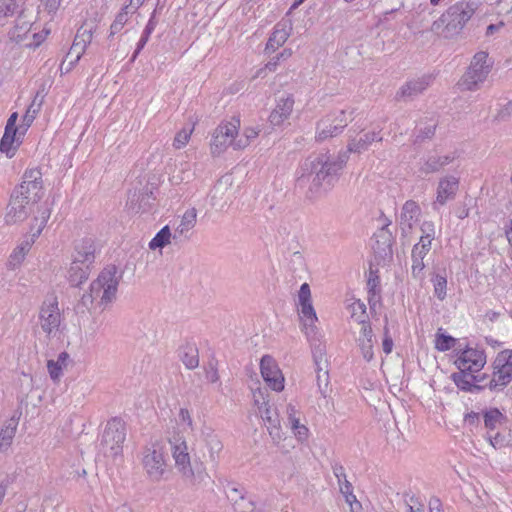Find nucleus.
<instances>
[{"mask_svg": "<svg viewBox=\"0 0 512 512\" xmlns=\"http://www.w3.org/2000/svg\"><path fill=\"white\" fill-rule=\"evenodd\" d=\"M346 162V154L336 157L326 154L310 156L297 172L296 185L309 197H315L330 186L331 178L339 174Z\"/></svg>", "mask_w": 512, "mask_h": 512, "instance_id": "obj_1", "label": "nucleus"}, {"mask_svg": "<svg viewBox=\"0 0 512 512\" xmlns=\"http://www.w3.org/2000/svg\"><path fill=\"white\" fill-rule=\"evenodd\" d=\"M50 214L51 211L47 207L39 208L38 215H34L30 223L29 234L23 236L9 255L6 263L8 270L14 271L23 264L36 239L45 228Z\"/></svg>", "mask_w": 512, "mask_h": 512, "instance_id": "obj_2", "label": "nucleus"}, {"mask_svg": "<svg viewBox=\"0 0 512 512\" xmlns=\"http://www.w3.org/2000/svg\"><path fill=\"white\" fill-rule=\"evenodd\" d=\"M118 279L113 267L104 269L90 285L89 293L83 296L85 305L104 307L111 303L116 296Z\"/></svg>", "mask_w": 512, "mask_h": 512, "instance_id": "obj_3", "label": "nucleus"}, {"mask_svg": "<svg viewBox=\"0 0 512 512\" xmlns=\"http://www.w3.org/2000/svg\"><path fill=\"white\" fill-rule=\"evenodd\" d=\"M141 465L150 480H163L169 473L165 444L160 440L147 444L141 453Z\"/></svg>", "mask_w": 512, "mask_h": 512, "instance_id": "obj_4", "label": "nucleus"}, {"mask_svg": "<svg viewBox=\"0 0 512 512\" xmlns=\"http://www.w3.org/2000/svg\"><path fill=\"white\" fill-rule=\"evenodd\" d=\"M493 62L488 53L484 51L477 52L468 66L465 73L457 82L460 91H476L485 82L491 72Z\"/></svg>", "mask_w": 512, "mask_h": 512, "instance_id": "obj_5", "label": "nucleus"}, {"mask_svg": "<svg viewBox=\"0 0 512 512\" xmlns=\"http://www.w3.org/2000/svg\"><path fill=\"white\" fill-rule=\"evenodd\" d=\"M13 193L28 200V202L30 201V204H35L37 211L35 215H38L41 207H47L50 210L48 204L41 202L44 196V187L42 173L38 168L27 169L24 172L21 184Z\"/></svg>", "mask_w": 512, "mask_h": 512, "instance_id": "obj_6", "label": "nucleus"}, {"mask_svg": "<svg viewBox=\"0 0 512 512\" xmlns=\"http://www.w3.org/2000/svg\"><path fill=\"white\" fill-rule=\"evenodd\" d=\"M352 120V112L345 109H336L325 115L316 127L315 138L322 142L342 133L343 129Z\"/></svg>", "mask_w": 512, "mask_h": 512, "instance_id": "obj_7", "label": "nucleus"}, {"mask_svg": "<svg viewBox=\"0 0 512 512\" xmlns=\"http://www.w3.org/2000/svg\"><path fill=\"white\" fill-rule=\"evenodd\" d=\"M125 438L126 429L124 423L116 418L108 421L101 441L103 453L109 457L119 455L122 452Z\"/></svg>", "mask_w": 512, "mask_h": 512, "instance_id": "obj_8", "label": "nucleus"}, {"mask_svg": "<svg viewBox=\"0 0 512 512\" xmlns=\"http://www.w3.org/2000/svg\"><path fill=\"white\" fill-rule=\"evenodd\" d=\"M239 121L221 123L213 132L211 140V152L214 155H220L228 147L235 149V143L238 136Z\"/></svg>", "mask_w": 512, "mask_h": 512, "instance_id": "obj_9", "label": "nucleus"}, {"mask_svg": "<svg viewBox=\"0 0 512 512\" xmlns=\"http://www.w3.org/2000/svg\"><path fill=\"white\" fill-rule=\"evenodd\" d=\"M494 371L489 388L491 390L503 388L512 381V350L499 352L493 363Z\"/></svg>", "mask_w": 512, "mask_h": 512, "instance_id": "obj_10", "label": "nucleus"}, {"mask_svg": "<svg viewBox=\"0 0 512 512\" xmlns=\"http://www.w3.org/2000/svg\"><path fill=\"white\" fill-rule=\"evenodd\" d=\"M36 213L35 204H30V201L28 202V200H25L13 193L6 208L4 221L7 225H16L22 223L31 216L30 224Z\"/></svg>", "mask_w": 512, "mask_h": 512, "instance_id": "obj_11", "label": "nucleus"}, {"mask_svg": "<svg viewBox=\"0 0 512 512\" xmlns=\"http://www.w3.org/2000/svg\"><path fill=\"white\" fill-rule=\"evenodd\" d=\"M298 309L305 334L314 333L318 318L312 305L311 290L307 283L302 284L298 292Z\"/></svg>", "mask_w": 512, "mask_h": 512, "instance_id": "obj_12", "label": "nucleus"}, {"mask_svg": "<svg viewBox=\"0 0 512 512\" xmlns=\"http://www.w3.org/2000/svg\"><path fill=\"white\" fill-rule=\"evenodd\" d=\"M171 453L174 460L176 470L186 480H193L195 472L191 464L188 444L184 439L178 438L170 441Z\"/></svg>", "mask_w": 512, "mask_h": 512, "instance_id": "obj_13", "label": "nucleus"}, {"mask_svg": "<svg viewBox=\"0 0 512 512\" xmlns=\"http://www.w3.org/2000/svg\"><path fill=\"white\" fill-rule=\"evenodd\" d=\"M259 415L267 425L268 433L274 444H279L284 439V432L281 427V419L279 414L278 401L271 407L262 398V403L259 406Z\"/></svg>", "mask_w": 512, "mask_h": 512, "instance_id": "obj_14", "label": "nucleus"}, {"mask_svg": "<svg viewBox=\"0 0 512 512\" xmlns=\"http://www.w3.org/2000/svg\"><path fill=\"white\" fill-rule=\"evenodd\" d=\"M40 326L48 336H54L59 331L62 317L56 299L45 301L40 310Z\"/></svg>", "mask_w": 512, "mask_h": 512, "instance_id": "obj_15", "label": "nucleus"}, {"mask_svg": "<svg viewBox=\"0 0 512 512\" xmlns=\"http://www.w3.org/2000/svg\"><path fill=\"white\" fill-rule=\"evenodd\" d=\"M260 371L264 382L270 389L276 392L284 389L285 378L277 362L271 356L265 355L262 357Z\"/></svg>", "mask_w": 512, "mask_h": 512, "instance_id": "obj_16", "label": "nucleus"}, {"mask_svg": "<svg viewBox=\"0 0 512 512\" xmlns=\"http://www.w3.org/2000/svg\"><path fill=\"white\" fill-rule=\"evenodd\" d=\"M473 10L465 3H457L451 6L442 16L447 30H461L471 18Z\"/></svg>", "mask_w": 512, "mask_h": 512, "instance_id": "obj_17", "label": "nucleus"}, {"mask_svg": "<svg viewBox=\"0 0 512 512\" xmlns=\"http://www.w3.org/2000/svg\"><path fill=\"white\" fill-rule=\"evenodd\" d=\"M486 363V356L483 351L469 348L460 353L455 360V365L461 371L470 373L479 372Z\"/></svg>", "mask_w": 512, "mask_h": 512, "instance_id": "obj_18", "label": "nucleus"}, {"mask_svg": "<svg viewBox=\"0 0 512 512\" xmlns=\"http://www.w3.org/2000/svg\"><path fill=\"white\" fill-rule=\"evenodd\" d=\"M25 132L24 129H20V126L12 129L5 127L4 135L0 141V151L8 158H12L21 144Z\"/></svg>", "mask_w": 512, "mask_h": 512, "instance_id": "obj_19", "label": "nucleus"}, {"mask_svg": "<svg viewBox=\"0 0 512 512\" xmlns=\"http://www.w3.org/2000/svg\"><path fill=\"white\" fill-rule=\"evenodd\" d=\"M200 437L208 451V458L210 462H216L220 452L223 449V444L219 436L214 432V430L211 427L203 425L200 428Z\"/></svg>", "mask_w": 512, "mask_h": 512, "instance_id": "obj_20", "label": "nucleus"}, {"mask_svg": "<svg viewBox=\"0 0 512 512\" xmlns=\"http://www.w3.org/2000/svg\"><path fill=\"white\" fill-rule=\"evenodd\" d=\"M458 188L459 180L455 176L448 175L440 178L437 186L436 202L440 205H444L454 199Z\"/></svg>", "mask_w": 512, "mask_h": 512, "instance_id": "obj_21", "label": "nucleus"}, {"mask_svg": "<svg viewBox=\"0 0 512 512\" xmlns=\"http://www.w3.org/2000/svg\"><path fill=\"white\" fill-rule=\"evenodd\" d=\"M294 107V99L291 96L280 97L275 108L269 115V122L273 126L282 125L291 115Z\"/></svg>", "mask_w": 512, "mask_h": 512, "instance_id": "obj_22", "label": "nucleus"}, {"mask_svg": "<svg viewBox=\"0 0 512 512\" xmlns=\"http://www.w3.org/2000/svg\"><path fill=\"white\" fill-rule=\"evenodd\" d=\"M431 75H424L406 82L399 90L398 96L404 99L413 98L423 93L432 83Z\"/></svg>", "mask_w": 512, "mask_h": 512, "instance_id": "obj_23", "label": "nucleus"}, {"mask_svg": "<svg viewBox=\"0 0 512 512\" xmlns=\"http://www.w3.org/2000/svg\"><path fill=\"white\" fill-rule=\"evenodd\" d=\"M374 333L370 324H364L361 327L359 335L356 337V343L363 358L370 362L374 358Z\"/></svg>", "mask_w": 512, "mask_h": 512, "instance_id": "obj_24", "label": "nucleus"}, {"mask_svg": "<svg viewBox=\"0 0 512 512\" xmlns=\"http://www.w3.org/2000/svg\"><path fill=\"white\" fill-rule=\"evenodd\" d=\"M72 360L67 352H61L57 355L56 359H49L47 361V371L54 383H59L64 375V371L71 366Z\"/></svg>", "mask_w": 512, "mask_h": 512, "instance_id": "obj_25", "label": "nucleus"}, {"mask_svg": "<svg viewBox=\"0 0 512 512\" xmlns=\"http://www.w3.org/2000/svg\"><path fill=\"white\" fill-rule=\"evenodd\" d=\"M26 0H0V28L5 27L15 15L21 14Z\"/></svg>", "mask_w": 512, "mask_h": 512, "instance_id": "obj_26", "label": "nucleus"}, {"mask_svg": "<svg viewBox=\"0 0 512 512\" xmlns=\"http://www.w3.org/2000/svg\"><path fill=\"white\" fill-rule=\"evenodd\" d=\"M197 221V210L190 208L182 215L180 223L175 229L173 238L174 239H188L191 230L196 225Z\"/></svg>", "mask_w": 512, "mask_h": 512, "instance_id": "obj_27", "label": "nucleus"}, {"mask_svg": "<svg viewBox=\"0 0 512 512\" xmlns=\"http://www.w3.org/2000/svg\"><path fill=\"white\" fill-rule=\"evenodd\" d=\"M381 140L382 136L380 131H369L363 135L351 139L348 144V151L353 153H361L367 150L373 142H380Z\"/></svg>", "mask_w": 512, "mask_h": 512, "instance_id": "obj_28", "label": "nucleus"}, {"mask_svg": "<svg viewBox=\"0 0 512 512\" xmlns=\"http://www.w3.org/2000/svg\"><path fill=\"white\" fill-rule=\"evenodd\" d=\"M89 270L90 265L84 264L73 258L68 269V280L72 285H80L88 278Z\"/></svg>", "mask_w": 512, "mask_h": 512, "instance_id": "obj_29", "label": "nucleus"}, {"mask_svg": "<svg viewBox=\"0 0 512 512\" xmlns=\"http://www.w3.org/2000/svg\"><path fill=\"white\" fill-rule=\"evenodd\" d=\"M95 247L92 239H82L75 245L73 258L84 264L91 265L94 260Z\"/></svg>", "mask_w": 512, "mask_h": 512, "instance_id": "obj_30", "label": "nucleus"}, {"mask_svg": "<svg viewBox=\"0 0 512 512\" xmlns=\"http://www.w3.org/2000/svg\"><path fill=\"white\" fill-rule=\"evenodd\" d=\"M347 302V310L349 311L351 318L360 324L361 327H363L364 324H369L366 305L364 302L354 298L349 299Z\"/></svg>", "mask_w": 512, "mask_h": 512, "instance_id": "obj_31", "label": "nucleus"}, {"mask_svg": "<svg viewBox=\"0 0 512 512\" xmlns=\"http://www.w3.org/2000/svg\"><path fill=\"white\" fill-rule=\"evenodd\" d=\"M92 41V34H75L73 44L67 54V58H74L78 62L85 52V49Z\"/></svg>", "mask_w": 512, "mask_h": 512, "instance_id": "obj_32", "label": "nucleus"}, {"mask_svg": "<svg viewBox=\"0 0 512 512\" xmlns=\"http://www.w3.org/2000/svg\"><path fill=\"white\" fill-rule=\"evenodd\" d=\"M322 357L319 359L315 358V364L317 366L316 368V385L318 388V391L322 397H327L330 392L329 387V373L326 369V366L321 365Z\"/></svg>", "mask_w": 512, "mask_h": 512, "instance_id": "obj_33", "label": "nucleus"}, {"mask_svg": "<svg viewBox=\"0 0 512 512\" xmlns=\"http://www.w3.org/2000/svg\"><path fill=\"white\" fill-rule=\"evenodd\" d=\"M452 160L453 157L450 155H431L426 159L420 170L423 174L434 173L451 163Z\"/></svg>", "mask_w": 512, "mask_h": 512, "instance_id": "obj_34", "label": "nucleus"}, {"mask_svg": "<svg viewBox=\"0 0 512 512\" xmlns=\"http://www.w3.org/2000/svg\"><path fill=\"white\" fill-rule=\"evenodd\" d=\"M452 379L458 388L465 391H471L473 388H479L476 383L481 381L474 375V373L461 370L458 373H454L452 375Z\"/></svg>", "mask_w": 512, "mask_h": 512, "instance_id": "obj_35", "label": "nucleus"}, {"mask_svg": "<svg viewBox=\"0 0 512 512\" xmlns=\"http://www.w3.org/2000/svg\"><path fill=\"white\" fill-rule=\"evenodd\" d=\"M17 430V422L14 419H10L5 423L0 431V451H7L15 437Z\"/></svg>", "mask_w": 512, "mask_h": 512, "instance_id": "obj_36", "label": "nucleus"}, {"mask_svg": "<svg viewBox=\"0 0 512 512\" xmlns=\"http://www.w3.org/2000/svg\"><path fill=\"white\" fill-rule=\"evenodd\" d=\"M279 414L287 417L288 422L293 418L302 416L300 408L295 402H287L285 399H278Z\"/></svg>", "mask_w": 512, "mask_h": 512, "instance_id": "obj_37", "label": "nucleus"}, {"mask_svg": "<svg viewBox=\"0 0 512 512\" xmlns=\"http://www.w3.org/2000/svg\"><path fill=\"white\" fill-rule=\"evenodd\" d=\"M172 234L169 226L163 227L155 237L150 241L149 248L151 250L162 249L171 243Z\"/></svg>", "mask_w": 512, "mask_h": 512, "instance_id": "obj_38", "label": "nucleus"}, {"mask_svg": "<svg viewBox=\"0 0 512 512\" xmlns=\"http://www.w3.org/2000/svg\"><path fill=\"white\" fill-rule=\"evenodd\" d=\"M420 215V208L414 201H407L403 208L401 213V219L403 222H406L409 227L412 226V222L414 220H417L418 216Z\"/></svg>", "mask_w": 512, "mask_h": 512, "instance_id": "obj_39", "label": "nucleus"}, {"mask_svg": "<svg viewBox=\"0 0 512 512\" xmlns=\"http://www.w3.org/2000/svg\"><path fill=\"white\" fill-rule=\"evenodd\" d=\"M259 130L257 128H246L241 135L238 134L235 143V150H241L249 146V144L257 138Z\"/></svg>", "mask_w": 512, "mask_h": 512, "instance_id": "obj_40", "label": "nucleus"}, {"mask_svg": "<svg viewBox=\"0 0 512 512\" xmlns=\"http://www.w3.org/2000/svg\"><path fill=\"white\" fill-rule=\"evenodd\" d=\"M295 438L300 441L304 442L309 437V429L306 427L305 424L301 422V416H298L297 418H293L288 422Z\"/></svg>", "mask_w": 512, "mask_h": 512, "instance_id": "obj_41", "label": "nucleus"}, {"mask_svg": "<svg viewBox=\"0 0 512 512\" xmlns=\"http://www.w3.org/2000/svg\"><path fill=\"white\" fill-rule=\"evenodd\" d=\"M193 132V128L184 127L174 137L173 147L175 149H181L187 145L189 142L191 135Z\"/></svg>", "mask_w": 512, "mask_h": 512, "instance_id": "obj_42", "label": "nucleus"}, {"mask_svg": "<svg viewBox=\"0 0 512 512\" xmlns=\"http://www.w3.org/2000/svg\"><path fill=\"white\" fill-rule=\"evenodd\" d=\"M288 40V34H272L266 44L267 52H275L282 47Z\"/></svg>", "mask_w": 512, "mask_h": 512, "instance_id": "obj_43", "label": "nucleus"}, {"mask_svg": "<svg viewBox=\"0 0 512 512\" xmlns=\"http://www.w3.org/2000/svg\"><path fill=\"white\" fill-rule=\"evenodd\" d=\"M455 344V339L449 335L438 333L435 341V348L439 351H447Z\"/></svg>", "mask_w": 512, "mask_h": 512, "instance_id": "obj_44", "label": "nucleus"}, {"mask_svg": "<svg viewBox=\"0 0 512 512\" xmlns=\"http://www.w3.org/2000/svg\"><path fill=\"white\" fill-rule=\"evenodd\" d=\"M434 293L439 300H444L446 297L447 280L445 277L437 275L434 280Z\"/></svg>", "mask_w": 512, "mask_h": 512, "instance_id": "obj_45", "label": "nucleus"}, {"mask_svg": "<svg viewBox=\"0 0 512 512\" xmlns=\"http://www.w3.org/2000/svg\"><path fill=\"white\" fill-rule=\"evenodd\" d=\"M182 361L188 369L196 368L199 362L196 349L189 347L188 351L183 354Z\"/></svg>", "mask_w": 512, "mask_h": 512, "instance_id": "obj_46", "label": "nucleus"}, {"mask_svg": "<svg viewBox=\"0 0 512 512\" xmlns=\"http://www.w3.org/2000/svg\"><path fill=\"white\" fill-rule=\"evenodd\" d=\"M500 418L501 413L496 409L486 412L484 415L485 426L491 430L495 429L497 423L500 422Z\"/></svg>", "mask_w": 512, "mask_h": 512, "instance_id": "obj_47", "label": "nucleus"}, {"mask_svg": "<svg viewBox=\"0 0 512 512\" xmlns=\"http://www.w3.org/2000/svg\"><path fill=\"white\" fill-rule=\"evenodd\" d=\"M130 14V11L123 7L122 10L117 14L113 24L111 25V29L121 30L124 27L125 23L128 21V17Z\"/></svg>", "mask_w": 512, "mask_h": 512, "instance_id": "obj_48", "label": "nucleus"}, {"mask_svg": "<svg viewBox=\"0 0 512 512\" xmlns=\"http://www.w3.org/2000/svg\"><path fill=\"white\" fill-rule=\"evenodd\" d=\"M292 55V49L291 48H285L279 55H277L275 57V59H272L271 61H269L265 67L267 68V71L269 73H272L276 70L277 68V65H278V61L281 59V58H289L290 56Z\"/></svg>", "mask_w": 512, "mask_h": 512, "instance_id": "obj_49", "label": "nucleus"}, {"mask_svg": "<svg viewBox=\"0 0 512 512\" xmlns=\"http://www.w3.org/2000/svg\"><path fill=\"white\" fill-rule=\"evenodd\" d=\"M178 421L182 425H186L188 428L193 429V419L188 409L180 408L178 413Z\"/></svg>", "mask_w": 512, "mask_h": 512, "instance_id": "obj_50", "label": "nucleus"}, {"mask_svg": "<svg viewBox=\"0 0 512 512\" xmlns=\"http://www.w3.org/2000/svg\"><path fill=\"white\" fill-rule=\"evenodd\" d=\"M37 116V113H35V110H30L27 108L23 119L22 124L20 125V129H24V131H27V129L31 126L33 121L35 120Z\"/></svg>", "mask_w": 512, "mask_h": 512, "instance_id": "obj_51", "label": "nucleus"}, {"mask_svg": "<svg viewBox=\"0 0 512 512\" xmlns=\"http://www.w3.org/2000/svg\"><path fill=\"white\" fill-rule=\"evenodd\" d=\"M413 264H412V274L415 278H420L423 272V269L425 267L423 259L412 258Z\"/></svg>", "mask_w": 512, "mask_h": 512, "instance_id": "obj_52", "label": "nucleus"}, {"mask_svg": "<svg viewBox=\"0 0 512 512\" xmlns=\"http://www.w3.org/2000/svg\"><path fill=\"white\" fill-rule=\"evenodd\" d=\"M382 349L385 354H390L393 349V341H392V338L389 336V330L387 327L384 328V338L382 341Z\"/></svg>", "mask_w": 512, "mask_h": 512, "instance_id": "obj_53", "label": "nucleus"}, {"mask_svg": "<svg viewBox=\"0 0 512 512\" xmlns=\"http://www.w3.org/2000/svg\"><path fill=\"white\" fill-rule=\"evenodd\" d=\"M61 1L62 0H41V4L49 13H54L59 9Z\"/></svg>", "mask_w": 512, "mask_h": 512, "instance_id": "obj_54", "label": "nucleus"}, {"mask_svg": "<svg viewBox=\"0 0 512 512\" xmlns=\"http://www.w3.org/2000/svg\"><path fill=\"white\" fill-rule=\"evenodd\" d=\"M407 506L408 512H425L424 504L415 498H410Z\"/></svg>", "mask_w": 512, "mask_h": 512, "instance_id": "obj_55", "label": "nucleus"}, {"mask_svg": "<svg viewBox=\"0 0 512 512\" xmlns=\"http://www.w3.org/2000/svg\"><path fill=\"white\" fill-rule=\"evenodd\" d=\"M43 98H44V96H42L39 93H37L34 96L31 104L28 106V109L35 110V113L38 114L40 112L42 104H43Z\"/></svg>", "mask_w": 512, "mask_h": 512, "instance_id": "obj_56", "label": "nucleus"}, {"mask_svg": "<svg viewBox=\"0 0 512 512\" xmlns=\"http://www.w3.org/2000/svg\"><path fill=\"white\" fill-rule=\"evenodd\" d=\"M425 244H416L412 250V258L419 257L420 259H424V256L430 249L425 248Z\"/></svg>", "mask_w": 512, "mask_h": 512, "instance_id": "obj_57", "label": "nucleus"}, {"mask_svg": "<svg viewBox=\"0 0 512 512\" xmlns=\"http://www.w3.org/2000/svg\"><path fill=\"white\" fill-rule=\"evenodd\" d=\"M232 182H233V177L229 174H226L224 176H222L217 185H216V189H227L229 186L232 185Z\"/></svg>", "mask_w": 512, "mask_h": 512, "instance_id": "obj_58", "label": "nucleus"}, {"mask_svg": "<svg viewBox=\"0 0 512 512\" xmlns=\"http://www.w3.org/2000/svg\"><path fill=\"white\" fill-rule=\"evenodd\" d=\"M76 63L77 62H74V58H67L66 57V59L60 65V72H61V74L69 73Z\"/></svg>", "mask_w": 512, "mask_h": 512, "instance_id": "obj_59", "label": "nucleus"}, {"mask_svg": "<svg viewBox=\"0 0 512 512\" xmlns=\"http://www.w3.org/2000/svg\"><path fill=\"white\" fill-rule=\"evenodd\" d=\"M423 236L433 237L435 234L434 224L430 221L424 222L421 226Z\"/></svg>", "mask_w": 512, "mask_h": 512, "instance_id": "obj_60", "label": "nucleus"}, {"mask_svg": "<svg viewBox=\"0 0 512 512\" xmlns=\"http://www.w3.org/2000/svg\"><path fill=\"white\" fill-rule=\"evenodd\" d=\"M32 39H33V42L24 43V46L36 48L41 44V42L44 41L45 37H44V34L35 33V34H32Z\"/></svg>", "mask_w": 512, "mask_h": 512, "instance_id": "obj_61", "label": "nucleus"}, {"mask_svg": "<svg viewBox=\"0 0 512 512\" xmlns=\"http://www.w3.org/2000/svg\"><path fill=\"white\" fill-rule=\"evenodd\" d=\"M145 2V0H130L128 5H125V9H128L131 14H134Z\"/></svg>", "mask_w": 512, "mask_h": 512, "instance_id": "obj_62", "label": "nucleus"}, {"mask_svg": "<svg viewBox=\"0 0 512 512\" xmlns=\"http://www.w3.org/2000/svg\"><path fill=\"white\" fill-rule=\"evenodd\" d=\"M18 120V113L17 112H13L8 120H7V123H6V127H8L9 129H12V128H17L16 127V122Z\"/></svg>", "mask_w": 512, "mask_h": 512, "instance_id": "obj_63", "label": "nucleus"}, {"mask_svg": "<svg viewBox=\"0 0 512 512\" xmlns=\"http://www.w3.org/2000/svg\"><path fill=\"white\" fill-rule=\"evenodd\" d=\"M208 381H210L211 383H215L219 380V375H218V372L211 368L209 371H207V375H206Z\"/></svg>", "mask_w": 512, "mask_h": 512, "instance_id": "obj_64", "label": "nucleus"}]
</instances>
